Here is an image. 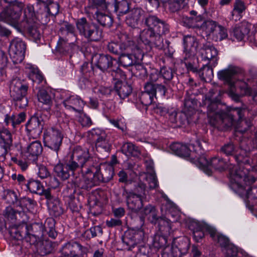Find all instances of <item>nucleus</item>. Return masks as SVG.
<instances>
[{"instance_id":"f257e3e1","label":"nucleus","mask_w":257,"mask_h":257,"mask_svg":"<svg viewBox=\"0 0 257 257\" xmlns=\"http://www.w3.org/2000/svg\"><path fill=\"white\" fill-rule=\"evenodd\" d=\"M145 24L148 28L141 31L140 34L142 42L150 49L152 48L163 49V36L169 33V25L154 15L147 16L145 19Z\"/></svg>"},{"instance_id":"f03ea898","label":"nucleus","mask_w":257,"mask_h":257,"mask_svg":"<svg viewBox=\"0 0 257 257\" xmlns=\"http://www.w3.org/2000/svg\"><path fill=\"white\" fill-rule=\"evenodd\" d=\"M96 171L90 172L82 179H76L74 184L79 188L89 190L97 186L101 182H108L113 177L114 174L113 168L111 166L107 165H100L96 162Z\"/></svg>"},{"instance_id":"7ed1b4c3","label":"nucleus","mask_w":257,"mask_h":257,"mask_svg":"<svg viewBox=\"0 0 257 257\" xmlns=\"http://www.w3.org/2000/svg\"><path fill=\"white\" fill-rule=\"evenodd\" d=\"M246 172L242 168L235 167L230 170V187L241 197L250 200L257 199V187L253 186L246 189Z\"/></svg>"},{"instance_id":"20e7f679","label":"nucleus","mask_w":257,"mask_h":257,"mask_svg":"<svg viewBox=\"0 0 257 257\" xmlns=\"http://www.w3.org/2000/svg\"><path fill=\"white\" fill-rule=\"evenodd\" d=\"M69 161L77 169L80 168L83 177L86 176L90 172H95L97 170L95 165L96 162L94 161L89 154L88 149L82 148L80 146L75 147L72 150L70 158Z\"/></svg>"},{"instance_id":"39448f33","label":"nucleus","mask_w":257,"mask_h":257,"mask_svg":"<svg viewBox=\"0 0 257 257\" xmlns=\"http://www.w3.org/2000/svg\"><path fill=\"white\" fill-rule=\"evenodd\" d=\"M33 10L34 8L31 6H27L24 10V19L20 23V27H19L18 31L27 32L29 36L38 43L41 38V33L38 28L37 21L34 20Z\"/></svg>"},{"instance_id":"423d86ee","label":"nucleus","mask_w":257,"mask_h":257,"mask_svg":"<svg viewBox=\"0 0 257 257\" xmlns=\"http://www.w3.org/2000/svg\"><path fill=\"white\" fill-rule=\"evenodd\" d=\"M243 71L242 69L234 66H229L227 68L219 71L217 76L219 79L224 81L229 88V95L235 101L239 102L241 95L234 92L235 83L236 82L235 76L241 74Z\"/></svg>"},{"instance_id":"0eeeda50","label":"nucleus","mask_w":257,"mask_h":257,"mask_svg":"<svg viewBox=\"0 0 257 257\" xmlns=\"http://www.w3.org/2000/svg\"><path fill=\"white\" fill-rule=\"evenodd\" d=\"M28 89V86L23 83L19 78H14L11 81L10 95L17 107L24 108L28 105V100L26 97Z\"/></svg>"},{"instance_id":"6e6552de","label":"nucleus","mask_w":257,"mask_h":257,"mask_svg":"<svg viewBox=\"0 0 257 257\" xmlns=\"http://www.w3.org/2000/svg\"><path fill=\"white\" fill-rule=\"evenodd\" d=\"M76 26L79 34L88 41H98L102 38V30L93 23L88 22L85 18L77 20Z\"/></svg>"},{"instance_id":"1a4fd4ad","label":"nucleus","mask_w":257,"mask_h":257,"mask_svg":"<svg viewBox=\"0 0 257 257\" xmlns=\"http://www.w3.org/2000/svg\"><path fill=\"white\" fill-rule=\"evenodd\" d=\"M119 55V62L123 67H127L136 65L143 59V53L142 50L137 46L133 40H129L128 44Z\"/></svg>"},{"instance_id":"9d476101","label":"nucleus","mask_w":257,"mask_h":257,"mask_svg":"<svg viewBox=\"0 0 257 257\" xmlns=\"http://www.w3.org/2000/svg\"><path fill=\"white\" fill-rule=\"evenodd\" d=\"M198 163L199 164V167L208 175L212 174V169L221 171L228 168L230 174L231 169H233L235 167H238V169L241 168L238 166L232 165V164L228 165L227 163L223 159L219 157H214L208 160L205 156H203L198 159Z\"/></svg>"},{"instance_id":"9b49d317","label":"nucleus","mask_w":257,"mask_h":257,"mask_svg":"<svg viewBox=\"0 0 257 257\" xmlns=\"http://www.w3.org/2000/svg\"><path fill=\"white\" fill-rule=\"evenodd\" d=\"M23 8V3L10 5L0 14L1 21L11 25L18 30L19 27H20V23H18V21Z\"/></svg>"},{"instance_id":"f8f14e48","label":"nucleus","mask_w":257,"mask_h":257,"mask_svg":"<svg viewBox=\"0 0 257 257\" xmlns=\"http://www.w3.org/2000/svg\"><path fill=\"white\" fill-rule=\"evenodd\" d=\"M88 137L95 143L98 151L108 153L110 150L111 144L109 137L105 132L99 128H93L88 132Z\"/></svg>"},{"instance_id":"ddd939ff","label":"nucleus","mask_w":257,"mask_h":257,"mask_svg":"<svg viewBox=\"0 0 257 257\" xmlns=\"http://www.w3.org/2000/svg\"><path fill=\"white\" fill-rule=\"evenodd\" d=\"M240 152L233 158L238 163L249 164V158L257 153L256 149L250 141H242L239 146Z\"/></svg>"},{"instance_id":"4468645a","label":"nucleus","mask_w":257,"mask_h":257,"mask_svg":"<svg viewBox=\"0 0 257 257\" xmlns=\"http://www.w3.org/2000/svg\"><path fill=\"white\" fill-rule=\"evenodd\" d=\"M63 138L60 131L53 127L48 129L44 137L45 146L56 153L60 149Z\"/></svg>"},{"instance_id":"2eb2a0df","label":"nucleus","mask_w":257,"mask_h":257,"mask_svg":"<svg viewBox=\"0 0 257 257\" xmlns=\"http://www.w3.org/2000/svg\"><path fill=\"white\" fill-rule=\"evenodd\" d=\"M26 44L18 38L14 39L9 47V54L14 63L22 62L25 57Z\"/></svg>"},{"instance_id":"dca6fc26","label":"nucleus","mask_w":257,"mask_h":257,"mask_svg":"<svg viewBox=\"0 0 257 257\" xmlns=\"http://www.w3.org/2000/svg\"><path fill=\"white\" fill-rule=\"evenodd\" d=\"M122 196L126 200L128 208L135 212L139 211L143 206L144 201H147L145 199L130 193L125 187L123 189Z\"/></svg>"},{"instance_id":"f3484780","label":"nucleus","mask_w":257,"mask_h":257,"mask_svg":"<svg viewBox=\"0 0 257 257\" xmlns=\"http://www.w3.org/2000/svg\"><path fill=\"white\" fill-rule=\"evenodd\" d=\"M28 235L26 241L30 243H36L40 239V237L44 235V227L42 223H34L28 225Z\"/></svg>"},{"instance_id":"a211bd4d","label":"nucleus","mask_w":257,"mask_h":257,"mask_svg":"<svg viewBox=\"0 0 257 257\" xmlns=\"http://www.w3.org/2000/svg\"><path fill=\"white\" fill-rule=\"evenodd\" d=\"M12 136L6 128L0 129V157H5L12 146Z\"/></svg>"},{"instance_id":"6ab92c4d","label":"nucleus","mask_w":257,"mask_h":257,"mask_svg":"<svg viewBox=\"0 0 257 257\" xmlns=\"http://www.w3.org/2000/svg\"><path fill=\"white\" fill-rule=\"evenodd\" d=\"M86 12L89 15H92L94 19L103 27H110L112 24L113 20L109 15L99 12L93 6L88 7Z\"/></svg>"},{"instance_id":"aec40b11","label":"nucleus","mask_w":257,"mask_h":257,"mask_svg":"<svg viewBox=\"0 0 257 257\" xmlns=\"http://www.w3.org/2000/svg\"><path fill=\"white\" fill-rule=\"evenodd\" d=\"M44 121L41 116H33L27 122L26 128L27 131L37 138L42 133Z\"/></svg>"},{"instance_id":"412c9836","label":"nucleus","mask_w":257,"mask_h":257,"mask_svg":"<svg viewBox=\"0 0 257 257\" xmlns=\"http://www.w3.org/2000/svg\"><path fill=\"white\" fill-rule=\"evenodd\" d=\"M74 166L68 160L65 164L60 163L56 165L54 169V172L58 177L65 180L70 177L71 173L73 174L74 172L76 170Z\"/></svg>"},{"instance_id":"4be33fe9","label":"nucleus","mask_w":257,"mask_h":257,"mask_svg":"<svg viewBox=\"0 0 257 257\" xmlns=\"http://www.w3.org/2000/svg\"><path fill=\"white\" fill-rule=\"evenodd\" d=\"M46 3H36L34 6L33 11L34 13V19L35 21L39 20L42 24H47L50 20V15L47 10Z\"/></svg>"},{"instance_id":"5701e85b","label":"nucleus","mask_w":257,"mask_h":257,"mask_svg":"<svg viewBox=\"0 0 257 257\" xmlns=\"http://www.w3.org/2000/svg\"><path fill=\"white\" fill-rule=\"evenodd\" d=\"M84 247L77 242H68L64 244L60 250V254L58 256L73 257L79 251H84Z\"/></svg>"},{"instance_id":"b1692460","label":"nucleus","mask_w":257,"mask_h":257,"mask_svg":"<svg viewBox=\"0 0 257 257\" xmlns=\"http://www.w3.org/2000/svg\"><path fill=\"white\" fill-rule=\"evenodd\" d=\"M92 61L100 70L105 71L112 67L115 60L108 55L98 54L93 57Z\"/></svg>"},{"instance_id":"393cba45","label":"nucleus","mask_w":257,"mask_h":257,"mask_svg":"<svg viewBox=\"0 0 257 257\" xmlns=\"http://www.w3.org/2000/svg\"><path fill=\"white\" fill-rule=\"evenodd\" d=\"M43 147L39 141H35L30 143L26 147L25 154L30 161H35L38 157L41 154Z\"/></svg>"},{"instance_id":"a878e982","label":"nucleus","mask_w":257,"mask_h":257,"mask_svg":"<svg viewBox=\"0 0 257 257\" xmlns=\"http://www.w3.org/2000/svg\"><path fill=\"white\" fill-rule=\"evenodd\" d=\"M4 114L5 116V122L8 126H11L12 128H15L17 125L20 124L23 122L26 117L25 112H22L17 115H12L9 116L6 112L4 107L0 106V116Z\"/></svg>"},{"instance_id":"bb28decb","label":"nucleus","mask_w":257,"mask_h":257,"mask_svg":"<svg viewBox=\"0 0 257 257\" xmlns=\"http://www.w3.org/2000/svg\"><path fill=\"white\" fill-rule=\"evenodd\" d=\"M199 53L201 55L203 59L208 61H214L216 62L217 56L218 55L217 50L210 43L203 44L199 50Z\"/></svg>"},{"instance_id":"cd10ccee","label":"nucleus","mask_w":257,"mask_h":257,"mask_svg":"<svg viewBox=\"0 0 257 257\" xmlns=\"http://www.w3.org/2000/svg\"><path fill=\"white\" fill-rule=\"evenodd\" d=\"M122 38L124 39V41L120 44L115 42L108 43L107 46L108 51L115 55H119L123 51H125V48L128 44V40L132 39L127 34H123Z\"/></svg>"},{"instance_id":"c85d7f7f","label":"nucleus","mask_w":257,"mask_h":257,"mask_svg":"<svg viewBox=\"0 0 257 257\" xmlns=\"http://www.w3.org/2000/svg\"><path fill=\"white\" fill-rule=\"evenodd\" d=\"M9 233L12 239L17 240L25 239L28 235L27 224L23 223L17 226L12 227L9 230Z\"/></svg>"},{"instance_id":"c756f323","label":"nucleus","mask_w":257,"mask_h":257,"mask_svg":"<svg viewBox=\"0 0 257 257\" xmlns=\"http://www.w3.org/2000/svg\"><path fill=\"white\" fill-rule=\"evenodd\" d=\"M63 103L68 109L72 108L76 112L81 113L82 107L85 104L84 101L77 96H71L65 99Z\"/></svg>"},{"instance_id":"7c9ffc66","label":"nucleus","mask_w":257,"mask_h":257,"mask_svg":"<svg viewBox=\"0 0 257 257\" xmlns=\"http://www.w3.org/2000/svg\"><path fill=\"white\" fill-rule=\"evenodd\" d=\"M144 13V11L140 8H135L132 10L128 12V14L126 18V24L132 28H136Z\"/></svg>"},{"instance_id":"2f4dec72","label":"nucleus","mask_w":257,"mask_h":257,"mask_svg":"<svg viewBox=\"0 0 257 257\" xmlns=\"http://www.w3.org/2000/svg\"><path fill=\"white\" fill-rule=\"evenodd\" d=\"M34 245L36 248L37 252L41 256H45L51 252L53 247L51 241L49 240H41L37 241L36 243H31Z\"/></svg>"},{"instance_id":"473e14b6","label":"nucleus","mask_w":257,"mask_h":257,"mask_svg":"<svg viewBox=\"0 0 257 257\" xmlns=\"http://www.w3.org/2000/svg\"><path fill=\"white\" fill-rule=\"evenodd\" d=\"M191 146L193 147L192 145H190L189 146H188L186 145L176 143L172 144L170 146V149L176 155L181 157L187 158L189 157L190 155Z\"/></svg>"},{"instance_id":"72a5a7b5","label":"nucleus","mask_w":257,"mask_h":257,"mask_svg":"<svg viewBox=\"0 0 257 257\" xmlns=\"http://www.w3.org/2000/svg\"><path fill=\"white\" fill-rule=\"evenodd\" d=\"M205 104L207 107V115L210 119V122L213 125H216L214 120L217 119L218 115L221 112L218 110V103L217 100L206 101Z\"/></svg>"},{"instance_id":"f704fd0d","label":"nucleus","mask_w":257,"mask_h":257,"mask_svg":"<svg viewBox=\"0 0 257 257\" xmlns=\"http://www.w3.org/2000/svg\"><path fill=\"white\" fill-rule=\"evenodd\" d=\"M114 3L112 7H108L107 11H113L119 16L125 14L130 9L127 0H115Z\"/></svg>"},{"instance_id":"c9c22d12","label":"nucleus","mask_w":257,"mask_h":257,"mask_svg":"<svg viewBox=\"0 0 257 257\" xmlns=\"http://www.w3.org/2000/svg\"><path fill=\"white\" fill-rule=\"evenodd\" d=\"M144 88L147 91L151 92L154 97H156L157 94L159 96H165L167 90L166 87L164 85L151 82H147L145 85Z\"/></svg>"},{"instance_id":"e433bc0d","label":"nucleus","mask_w":257,"mask_h":257,"mask_svg":"<svg viewBox=\"0 0 257 257\" xmlns=\"http://www.w3.org/2000/svg\"><path fill=\"white\" fill-rule=\"evenodd\" d=\"M143 181V180H141L139 179V182L131 183L133 186V188L128 191L140 198L147 200L148 191L146 184Z\"/></svg>"},{"instance_id":"4c0bfd02","label":"nucleus","mask_w":257,"mask_h":257,"mask_svg":"<svg viewBox=\"0 0 257 257\" xmlns=\"http://www.w3.org/2000/svg\"><path fill=\"white\" fill-rule=\"evenodd\" d=\"M114 89L121 99L128 97L132 92L131 85L125 82L117 81L115 82Z\"/></svg>"},{"instance_id":"58836bf2","label":"nucleus","mask_w":257,"mask_h":257,"mask_svg":"<svg viewBox=\"0 0 257 257\" xmlns=\"http://www.w3.org/2000/svg\"><path fill=\"white\" fill-rule=\"evenodd\" d=\"M182 21L184 25L193 28L201 29L203 18L201 15L196 17L183 16Z\"/></svg>"},{"instance_id":"ea45409f","label":"nucleus","mask_w":257,"mask_h":257,"mask_svg":"<svg viewBox=\"0 0 257 257\" xmlns=\"http://www.w3.org/2000/svg\"><path fill=\"white\" fill-rule=\"evenodd\" d=\"M153 245L156 248H161L163 250L168 249L170 251L171 248L168 243L167 236L159 234H155L153 238Z\"/></svg>"},{"instance_id":"a19ab883","label":"nucleus","mask_w":257,"mask_h":257,"mask_svg":"<svg viewBox=\"0 0 257 257\" xmlns=\"http://www.w3.org/2000/svg\"><path fill=\"white\" fill-rule=\"evenodd\" d=\"M143 214L152 223L157 224L161 217L158 216L155 207L151 205L146 206L142 210Z\"/></svg>"},{"instance_id":"79ce46f5","label":"nucleus","mask_w":257,"mask_h":257,"mask_svg":"<svg viewBox=\"0 0 257 257\" xmlns=\"http://www.w3.org/2000/svg\"><path fill=\"white\" fill-rule=\"evenodd\" d=\"M249 32V29L246 23H242L236 26L233 31V35L238 41L242 40Z\"/></svg>"},{"instance_id":"37998d69","label":"nucleus","mask_w":257,"mask_h":257,"mask_svg":"<svg viewBox=\"0 0 257 257\" xmlns=\"http://www.w3.org/2000/svg\"><path fill=\"white\" fill-rule=\"evenodd\" d=\"M188 0H169L168 9L171 13L177 12L188 7Z\"/></svg>"},{"instance_id":"c03bdc74","label":"nucleus","mask_w":257,"mask_h":257,"mask_svg":"<svg viewBox=\"0 0 257 257\" xmlns=\"http://www.w3.org/2000/svg\"><path fill=\"white\" fill-rule=\"evenodd\" d=\"M216 125L217 123L222 124L226 127H230L233 125L235 121L231 117L229 114L225 112H221L220 115H218V117L215 120Z\"/></svg>"},{"instance_id":"a18cd8bd","label":"nucleus","mask_w":257,"mask_h":257,"mask_svg":"<svg viewBox=\"0 0 257 257\" xmlns=\"http://www.w3.org/2000/svg\"><path fill=\"white\" fill-rule=\"evenodd\" d=\"M184 45L186 51H188V53L194 54L198 46V43L195 37L187 35L184 37Z\"/></svg>"},{"instance_id":"49530a36","label":"nucleus","mask_w":257,"mask_h":257,"mask_svg":"<svg viewBox=\"0 0 257 257\" xmlns=\"http://www.w3.org/2000/svg\"><path fill=\"white\" fill-rule=\"evenodd\" d=\"M48 206L51 214L55 216H59L64 212L59 200L57 198H55L54 200H50L48 202Z\"/></svg>"},{"instance_id":"de8ad7c7","label":"nucleus","mask_w":257,"mask_h":257,"mask_svg":"<svg viewBox=\"0 0 257 257\" xmlns=\"http://www.w3.org/2000/svg\"><path fill=\"white\" fill-rule=\"evenodd\" d=\"M121 151L127 156L138 157L141 154L138 147L131 143L124 144L121 147Z\"/></svg>"},{"instance_id":"09e8293b","label":"nucleus","mask_w":257,"mask_h":257,"mask_svg":"<svg viewBox=\"0 0 257 257\" xmlns=\"http://www.w3.org/2000/svg\"><path fill=\"white\" fill-rule=\"evenodd\" d=\"M55 220L53 218H47L43 225L44 233L46 232L49 237L55 238L57 235V232L55 231Z\"/></svg>"},{"instance_id":"8fccbe9b","label":"nucleus","mask_w":257,"mask_h":257,"mask_svg":"<svg viewBox=\"0 0 257 257\" xmlns=\"http://www.w3.org/2000/svg\"><path fill=\"white\" fill-rule=\"evenodd\" d=\"M70 194L69 195V198L70 199L69 202V208L72 212H78L80 208L81 204L77 199H75V197L76 195L79 194L80 192L79 191L77 192L75 189H70Z\"/></svg>"},{"instance_id":"3c124183","label":"nucleus","mask_w":257,"mask_h":257,"mask_svg":"<svg viewBox=\"0 0 257 257\" xmlns=\"http://www.w3.org/2000/svg\"><path fill=\"white\" fill-rule=\"evenodd\" d=\"M160 233L164 235H169L171 231L170 220L166 217H161L157 222Z\"/></svg>"},{"instance_id":"603ef678","label":"nucleus","mask_w":257,"mask_h":257,"mask_svg":"<svg viewBox=\"0 0 257 257\" xmlns=\"http://www.w3.org/2000/svg\"><path fill=\"white\" fill-rule=\"evenodd\" d=\"M196 104L194 95L193 93L190 94L188 92H187L186 96L184 102L185 111L193 112Z\"/></svg>"},{"instance_id":"864d4df0","label":"nucleus","mask_w":257,"mask_h":257,"mask_svg":"<svg viewBox=\"0 0 257 257\" xmlns=\"http://www.w3.org/2000/svg\"><path fill=\"white\" fill-rule=\"evenodd\" d=\"M198 75L202 80L210 81L213 77V69L206 64L198 71Z\"/></svg>"},{"instance_id":"5fc2aeb1","label":"nucleus","mask_w":257,"mask_h":257,"mask_svg":"<svg viewBox=\"0 0 257 257\" xmlns=\"http://www.w3.org/2000/svg\"><path fill=\"white\" fill-rule=\"evenodd\" d=\"M27 188L30 192L33 193L41 194L42 192V188L43 186L40 181L34 179L29 180L26 184Z\"/></svg>"},{"instance_id":"6e6d98bb","label":"nucleus","mask_w":257,"mask_h":257,"mask_svg":"<svg viewBox=\"0 0 257 257\" xmlns=\"http://www.w3.org/2000/svg\"><path fill=\"white\" fill-rule=\"evenodd\" d=\"M3 198L8 203L14 205V207H18L19 199L18 198L17 193L14 191L11 190H5Z\"/></svg>"},{"instance_id":"4d7b16f0","label":"nucleus","mask_w":257,"mask_h":257,"mask_svg":"<svg viewBox=\"0 0 257 257\" xmlns=\"http://www.w3.org/2000/svg\"><path fill=\"white\" fill-rule=\"evenodd\" d=\"M102 233V229L100 226H94L86 230L82 234V236L86 239H90L98 235H101Z\"/></svg>"},{"instance_id":"13d9d810","label":"nucleus","mask_w":257,"mask_h":257,"mask_svg":"<svg viewBox=\"0 0 257 257\" xmlns=\"http://www.w3.org/2000/svg\"><path fill=\"white\" fill-rule=\"evenodd\" d=\"M139 179L141 180L147 181L150 189H154L158 186L157 180L154 175L141 173L139 175Z\"/></svg>"},{"instance_id":"bf43d9fd","label":"nucleus","mask_w":257,"mask_h":257,"mask_svg":"<svg viewBox=\"0 0 257 257\" xmlns=\"http://www.w3.org/2000/svg\"><path fill=\"white\" fill-rule=\"evenodd\" d=\"M196 57L194 54L186 53L184 58V63L188 71L193 72L197 71L196 68L194 66Z\"/></svg>"},{"instance_id":"052dcab7","label":"nucleus","mask_w":257,"mask_h":257,"mask_svg":"<svg viewBox=\"0 0 257 257\" xmlns=\"http://www.w3.org/2000/svg\"><path fill=\"white\" fill-rule=\"evenodd\" d=\"M219 25H217L215 22L212 20L204 21L202 23V25L201 29L205 30L206 33L209 35H212L213 37L214 32L216 30L217 28Z\"/></svg>"},{"instance_id":"680f3d73","label":"nucleus","mask_w":257,"mask_h":257,"mask_svg":"<svg viewBox=\"0 0 257 257\" xmlns=\"http://www.w3.org/2000/svg\"><path fill=\"white\" fill-rule=\"evenodd\" d=\"M154 96L151 92H148L147 90L145 89L144 92H142L139 96L140 100L141 103L148 107L152 104L154 99ZM147 107H146V109Z\"/></svg>"},{"instance_id":"e2e57ef3","label":"nucleus","mask_w":257,"mask_h":257,"mask_svg":"<svg viewBox=\"0 0 257 257\" xmlns=\"http://www.w3.org/2000/svg\"><path fill=\"white\" fill-rule=\"evenodd\" d=\"M36 204L37 203L34 199L25 197L19 199L18 207H20L22 210H24L25 208L33 209Z\"/></svg>"},{"instance_id":"0e129e2a","label":"nucleus","mask_w":257,"mask_h":257,"mask_svg":"<svg viewBox=\"0 0 257 257\" xmlns=\"http://www.w3.org/2000/svg\"><path fill=\"white\" fill-rule=\"evenodd\" d=\"M160 73L161 78L164 79V83H167L170 82L173 78L175 71L170 67H163L160 69Z\"/></svg>"},{"instance_id":"69168bd1","label":"nucleus","mask_w":257,"mask_h":257,"mask_svg":"<svg viewBox=\"0 0 257 257\" xmlns=\"http://www.w3.org/2000/svg\"><path fill=\"white\" fill-rule=\"evenodd\" d=\"M93 5L96 7V10L100 9L108 10V7H112L115 0H91Z\"/></svg>"},{"instance_id":"338daca9","label":"nucleus","mask_w":257,"mask_h":257,"mask_svg":"<svg viewBox=\"0 0 257 257\" xmlns=\"http://www.w3.org/2000/svg\"><path fill=\"white\" fill-rule=\"evenodd\" d=\"M245 109L241 107L232 108L228 112L230 116L235 121H241L243 117Z\"/></svg>"},{"instance_id":"774afa93","label":"nucleus","mask_w":257,"mask_h":257,"mask_svg":"<svg viewBox=\"0 0 257 257\" xmlns=\"http://www.w3.org/2000/svg\"><path fill=\"white\" fill-rule=\"evenodd\" d=\"M38 100L45 104H50L52 103L51 96L45 89H40L37 93Z\"/></svg>"}]
</instances>
